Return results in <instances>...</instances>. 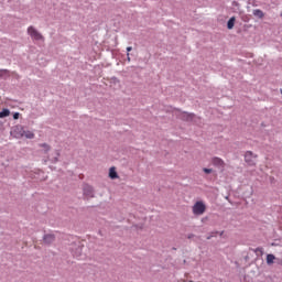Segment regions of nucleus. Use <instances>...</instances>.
I'll list each match as a JSON object with an SVG mask.
<instances>
[{
  "instance_id": "9d476101",
  "label": "nucleus",
  "mask_w": 282,
  "mask_h": 282,
  "mask_svg": "<svg viewBox=\"0 0 282 282\" xmlns=\"http://www.w3.org/2000/svg\"><path fill=\"white\" fill-rule=\"evenodd\" d=\"M235 17L230 18L229 21L227 22V28L228 30H232V28H235Z\"/></svg>"
},
{
  "instance_id": "f257e3e1",
  "label": "nucleus",
  "mask_w": 282,
  "mask_h": 282,
  "mask_svg": "<svg viewBox=\"0 0 282 282\" xmlns=\"http://www.w3.org/2000/svg\"><path fill=\"white\" fill-rule=\"evenodd\" d=\"M192 210L194 215H204V213H206V204H204V202L202 200H198L194 204Z\"/></svg>"
},
{
  "instance_id": "1a4fd4ad",
  "label": "nucleus",
  "mask_w": 282,
  "mask_h": 282,
  "mask_svg": "<svg viewBox=\"0 0 282 282\" xmlns=\"http://www.w3.org/2000/svg\"><path fill=\"white\" fill-rule=\"evenodd\" d=\"M44 241H45V243H52V241H54V235H52V234L45 235Z\"/></svg>"
},
{
  "instance_id": "ddd939ff",
  "label": "nucleus",
  "mask_w": 282,
  "mask_h": 282,
  "mask_svg": "<svg viewBox=\"0 0 282 282\" xmlns=\"http://www.w3.org/2000/svg\"><path fill=\"white\" fill-rule=\"evenodd\" d=\"M8 116H10V110L3 109L0 111V118H8Z\"/></svg>"
},
{
  "instance_id": "9b49d317",
  "label": "nucleus",
  "mask_w": 282,
  "mask_h": 282,
  "mask_svg": "<svg viewBox=\"0 0 282 282\" xmlns=\"http://www.w3.org/2000/svg\"><path fill=\"white\" fill-rule=\"evenodd\" d=\"M276 258L274 257V254H272V253H269L268 256H267V263L269 264V265H271V263H274V260H275Z\"/></svg>"
},
{
  "instance_id": "39448f33",
  "label": "nucleus",
  "mask_w": 282,
  "mask_h": 282,
  "mask_svg": "<svg viewBox=\"0 0 282 282\" xmlns=\"http://www.w3.org/2000/svg\"><path fill=\"white\" fill-rule=\"evenodd\" d=\"M17 130L20 131V138H28V140L34 139V132L23 130V127H17Z\"/></svg>"
},
{
  "instance_id": "dca6fc26",
  "label": "nucleus",
  "mask_w": 282,
  "mask_h": 282,
  "mask_svg": "<svg viewBox=\"0 0 282 282\" xmlns=\"http://www.w3.org/2000/svg\"><path fill=\"white\" fill-rule=\"evenodd\" d=\"M13 119H14V120H19V112H15V113L13 115Z\"/></svg>"
},
{
  "instance_id": "f03ea898",
  "label": "nucleus",
  "mask_w": 282,
  "mask_h": 282,
  "mask_svg": "<svg viewBox=\"0 0 282 282\" xmlns=\"http://www.w3.org/2000/svg\"><path fill=\"white\" fill-rule=\"evenodd\" d=\"M257 154H253L252 151H247L245 153V162L249 165V166H257Z\"/></svg>"
},
{
  "instance_id": "4468645a",
  "label": "nucleus",
  "mask_w": 282,
  "mask_h": 282,
  "mask_svg": "<svg viewBox=\"0 0 282 282\" xmlns=\"http://www.w3.org/2000/svg\"><path fill=\"white\" fill-rule=\"evenodd\" d=\"M40 147L42 148V149H44V151H45V153H47V151H50L52 148L50 147V144H47V143H42V144H40Z\"/></svg>"
},
{
  "instance_id": "6e6552de",
  "label": "nucleus",
  "mask_w": 282,
  "mask_h": 282,
  "mask_svg": "<svg viewBox=\"0 0 282 282\" xmlns=\"http://www.w3.org/2000/svg\"><path fill=\"white\" fill-rule=\"evenodd\" d=\"M109 177L110 180H118V172H116V167H110Z\"/></svg>"
},
{
  "instance_id": "2eb2a0df",
  "label": "nucleus",
  "mask_w": 282,
  "mask_h": 282,
  "mask_svg": "<svg viewBox=\"0 0 282 282\" xmlns=\"http://www.w3.org/2000/svg\"><path fill=\"white\" fill-rule=\"evenodd\" d=\"M203 173H206V175H210V173H213V169L205 167L203 169Z\"/></svg>"
},
{
  "instance_id": "a211bd4d",
  "label": "nucleus",
  "mask_w": 282,
  "mask_h": 282,
  "mask_svg": "<svg viewBox=\"0 0 282 282\" xmlns=\"http://www.w3.org/2000/svg\"><path fill=\"white\" fill-rule=\"evenodd\" d=\"M8 70H0V74H6Z\"/></svg>"
},
{
  "instance_id": "f3484780",
  "label": "nucleus",
  "mask_w": 282,
  "mask_h": 282,
  "mask_svg": "<svg viewBox=\"0 0 282 282\" xmlns=\"http://www.w3.org/2000/svg\"><path fill=\"white\" fill-rule=\"evenodd\" d=\"M131 50H133V47H131V46L127 47V52H131Z\"/></svg>"
},
{
  "instance_id": "423d86ee",
  "label": "nucleus",
  "mask_w": 282,
  "mask_h": 282,
  "mask_svg": "<svg viewBox=\"0 0 282 282\" xmlns=\"http://www.w3.org/2000/svg\"><path fill=\"white\" fill-rule=\"evenodd\" d=\"M84 195L86 197H94V188L91 186H89V185H86L84 187Z\"/></svg>"
},
{
  "instance_id": "f8f14e48",
  "label": "nucleus",
  "mask_w": 282,
  "mask_h": 282,
  "mask_svg": "<svg viewBox=\"0 0 282 282\" xmlns=\"http://www.w3.org/2000/svg\"><path fill=\"white\" fill-rule=\"evenodd\" d=\"M254 17H258V19H263L264 14L263 11L257 9L253 11Z\"/></svg>"
},
{
  "instance_id": "6ab92c4d",
  "label": "nucleus",
  "mask_w": 282,
  "mask_h": 282,
  "mask_svg": "<svg viewBox=\"0 0 282 282\" xmlns=\"http://www.w3.org/2000/svg\"><path fill=\"white\" fill-rule=\"evenodd\" d=\"M127 56H128V61L130 62V61H131V57H129V53L127 54Z\"/></svg>"
},
{
  "instance_id": "20e7f679",
  "label": "nucleus",
  "mask_w": 282,
  "mask_h": 282,
  "mask_svg": "<svg viewBox=\"0 0 282 282\" xmlns=\"http://www.w3.org/2000/svg\"><path fill=\"white\" fill-rule=\"evenodd\" d=\"M212 164L213 166H216V169H220V171H224L226 169V162L224 159L214 156L212 158Z\"/></svg>"
},
{
  "instance_id": "7ed1b4c3",
  "label": "nucleus",
  "mask_w": 282,
  "mask_h": 282,
  "mask_svg": "<svg viewBox=\"0 0 282 282\" xmlns=\"http://www.w3.org/2000/svg\"><path fill=\"white\" fill-rule=\"evenodd\" d=\"M28 34L31 36V39L33 41H43V39H44L42 36V34L37 30L34 29V26L28 28Z\"/></svg>"
},
{
  "instance_id": "0eeeda50",
  "label": "nucleus",
  "mask_w": 282,
  "mask_h": 282,
  "mask_svg": "<svg viewBox=\"0 0 282 282\" xmlns=\"http://www.w3.org/2000/svg\"><path fill=\"white\" fill-rule=\"evenodd\" d=\"M182 120H185L186 122H191L195 119V116L193 113L184 112L181 116Z\"/></svg>"
}]
</instances>
